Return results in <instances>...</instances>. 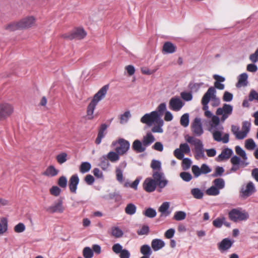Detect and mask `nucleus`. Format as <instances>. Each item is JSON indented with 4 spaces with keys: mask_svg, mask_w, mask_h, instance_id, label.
Returning a JSON list of instances; mask_svg holds the SVG:
<instances>
[{
    "mask_svg": "<svg viewBox=\"0 0 258 258\" xmlns=\"http://www.w3.org/2000/svg\"><path fill=\"white\" fill-rule=\"evenodd\" d=\"M185 139L186 142L195 146V150L204 149V144L200 139H196L194 137L189 136V135H186L185 136Z\"/></svg>",
    "mask_w": 258,
    "mask_h": 258,
    "instance_id": "2eb2a0df",
    "label": "nucleus"
},
{
    "mask_svg": "<svg viewBox=\"0 0 258 258\" xmlns=\"http://www.w3.org/2000/svg\"><path fill=\"white\" fill-rule=\"evenodd\" d=\"M8 230V222L7 219L3 218L0 222V235L3 234Z\"/></svg>",
    "mask_w": 258,
    "mask_h": 258,
    "instance_id": "3c124183",
    "label": "nucleus"
},
{
    "mask_svg": "<svg viewBox=\"0 0 258 258\" xmlns=\"http://www.w3.org/2000/svg\"><path fill=\"white\" fill-rule=\"evenodd\" d=\"M157 181V186L160 188H162L166 186L168 181L165 178H154Z\"/></svg>",
    "mask_w": 258,
    "mask_h": 258,
    "instance_id": "e2e57ef3",
    "label": "nucleus"
},
{
    "mask_svg": "<svg viewBox=\"0 0 258 258\" xmlns=\"http://www.w3.org/2000/svg\"><path fill=\"white\" fill-rule=\"evenodd\" d=\"M192 172L194 177H198L202 175L201 168L197 165H194L191 167Z\"/></svg>",
    "mask_w": 258,
    "mask_h": 258,
    "instance_id": "bf43d9fd",
    "label": "nucleus"
},
{
    "mask_svg": "<svg viewBox=\"0 0 258 258\" xmlns=\"http://www.w3.org/2000/svg\"><path fill=\"white\" fill-rule=\"evenodd\" d=\"M191 130L195 136L199 137L204 133V130L202 119L200 117H196L191 124Z\"/></svg>",
    "mask_w": 258,
    "mask_h": 258,
    "instance_id": "0eeeda50",
    "label": "nucleus"
},
{
    "mask_svg": "<svg viewBox=\"0 0 258 258\" xmlns=\"http://www.w3.org/2000/svg\"><path fill=\"white\" fill-rule=\"evenodd\" d=\"M184 102L178 96L172 97L169 101V108L174 111H179L184 105Z\"/></svg>",
    "mask_w": 258,
    "mask_h": 258,
    "instance_id": "7ed1b4c3",
    "label": "nucleus"
},
{
    "mask_svg": "<svg viewBox=\"0 0 258 258\" xmlns=\"http://www.w3.org/2000/svg\"><path fill=\"white\" fill-rule=\"evenodd\" d=\"M256 191V189L254 184L251 181H249L246 184L245 189L243 190V199L251 196Z\"/></svg>",
    "mask_w": 258,
    "mask_h": 258,
    "instance_id": "aec40b11",
    "label": "nucleus"
},
{
    "mask_svg": "<svg viewBox=\"0 0 258 258\" xmlns=\"http://www.w3.org/2000/svg\"><path fill=\"white\" fill-rule=\"evenodd\" d=\"M143 186L146 191L153 192L157 187V181L154 178H146L143 183Z\"/></svg>",
    "mask_w": 258,
    "mask_h": 258,
    "instance_id": "f3484780",
    "label": "nucleus"
},
{
    "mask_svg": "<svg viewBox=\"0 0 258 258\" xmlns=\"http://www.w3.org/2000/svg\"><path fill=\"white\" fill-rule=\"evenodd\" d=\"M213 183L214 186L218 188V189H222L224 187L225 182L223 178H216Z\"/></svg>",
    "mask_w": 258,
    "mask_h": 258,
    "instance_id": "4d7b16f0",
    "label": "nucleus"
},
{
    "mask_svg": "<svg viewBox=\"0 0 258 258\" xmlns=\"http://www.w3.org/2000/svg\"><path fill=\"white\" fill-rule=\"evenodd\" d=\"M205 115L208 118H211V120L209 123L208 131L209 132H212V130L213 129V127L217 126L220 123V117L217 114L214 115L210 110H206L205 112Z\"/></svg>",
    "mask_w": 258,
    "mask_h": 258,
    "instance_id": "f8f14e48",
    "label": "nucleus"
},
{
    "mask_svg": "<svg viewBox=\"0 0 258 258\" xmlns=\"http://www.w3.org/2000/svg\"><path fill=\"white\" fill-rule=\"evenodd\" d=\"M190 193L194 198L198 200L203 199L204 196V192L199 188H192Z\"/></svg>",
    "mask_w": 258,
    "mask_h": 258,
    "instance_id": "e433bc0d",
    "label": "nucleus"
},
{
    "mask_svg": "<svg viewBox=\"0 0 258 258\" xmlns=\"http://www.w3.org/2000/svg\"><path fill=\"white\" fill-rule=\"evenodd\" d=\"M256 147V144L252 139H249L245 141V147L249 150H253Z\"/></svg>",
    "mask_w": 258,
    "mask_h": 258,
    "instance_id": "603ef678",
    "label": "nucleus"
},
{
    "mask_svg": "<svg viewBox=\"0 0 258 258\" xmlns=\"http://www.w3.org/2000/svg\"><path fill=\"white\" fill-rule=\"evenodd\" d=\"M233 107L232 105L224 103L222 107L217 108L216 114L217 115H220L221 114H225L229 116L232 113Z\"/></svg>",
    "mask_w": 258,
    "mask_h": 258,
    "instance_id": "6ab92c4d",
    "label": "nucleus"
},
{
    "mask_svg": "<svg viewBox=\"0 0 258 258\" xmlns=\"http://www.w3.org/2000/svg\"><path fill=\"white\" fill-rule=\"evenodd\" d=\"M155 141V138L151 132H148L146 135L143 137L142 140L144 146L147 148L150 146Z\"/></svg>",
    "mask_w": 258,
    "mask_h": 258,
    "instance_id": "b1692460",
    "label": "nucleus"
},
{
    "mask_svg": "<svg viewBox=\"0 0 258 258\" xmlns=\"http://www.w3.org/2000/svg\"><path fill=\"white\" fill-rule=\"evenodd\" d=\"M150 166L153 172L152 177H165L164 173L161 171L162 163L160 160L153 159Z\"/></svg>",
    "mask_w": 258,
    "mask_h": 258,
    "instance_id": "20e7f679",
    "label": "nucleus"
},
{
    "mask_svg": "<svg viewBox=\"0 0 258 258\" xmlns=\"http://www.w3.org/2000/svg\"><path fill=\"white\" fill-rule=\"evenodd\" d=\"M218 125L213 127V129L211 132L213 135V138L214 141L218 142H222L224 144H227L229 141V135L228 134H225L223 137L222 135L223 132L219 131L217 127Z\"/></svg>",
    "mask_w": 258,
    "mask_h": 258,
    "instance_id": "423d86ee",
    "label": "nucleus"
},
{
    "mask_svg": "<svg viewBox=\"0 0 258 258\" xmlns=\"http://www.w3.org/2000/svg\"><path fill=\"white\" fill-rule=\"evenodd\" d=\"M140 181L139 178H136V179L131 183L129 182H125L124 186L125 187H131L135 189H137Z\"/></svg>",
    "mask_w": 258,
    "mask_h": 258,
    "instance_id": "0e129e2a",
    "label": "nucleus"
},
{
    "mask_svg": "<svg viewBox=\"0 0 258 258\" xmlns=\"http://www.w3.org/2000/svg\"><path fill=\"white\" fill-rule=\"evenodd\" d=\"M140 251L143 255L150 256L152 254L151 247L148 244H144L140 247Z\"/></svg>",
    "mask_w": 258,
    "mask_h": 258,
    "instance_id": "2f4dec72",
    "label": "nucleus"
},
{
    "mask_svg": "<svg viewBox=\"0 0 258 258\" xmlns=\"http://www.w3.org/2000/svg\"><path fill=\"white\" fill-rule=\"evenodd\" d=\"M165 242L161 239H154L151 242V247L154 251H157L165 246Z\"/></svg>",
    "mask_w": 258,
    "mask_h": 258,
    "instance_id": "5701e85b",
    "label": "nucleus"
},
{
    "mask_svg": "<svg viewBox=\"0 0 258 258\" xmlns=\"http://www.w3.org/2000/svg\"><path fill=\"white\" fill-rule=\"evenodd\" d=\"M161 114H159L153 122L154 126L152 128L151 131L154 133H162L163 130L162 126L164 125V120L160 118Z\"/></svg>",
    "mask_w": 258,
    "mask_h": 258,
    "instance_id": "dca6fc26",
    "label": "nucleus"
},
{
    "mask_svg": "<svg viewBox=\"0 0 258 258\" xmlns=\"http://www.w3.org/2000/svg\"><path fill=\"white\" fill-rule=\"evenodd\" d=\"M208 95V94H204L203 95L202 100H201V103L203 105V109L205 111V112L209 110V103L211 101V98H207V96Z\"/></svg>",
    "mask_w": 258,
    "mask_h": 258,
    "instance_id": "c03bdc74",
    "label": "nucleus"
},
{
    "mask_svg": "<svg viewBox=\"0 0 258 258\" xmlns=\"http://www.w3.org/2000/svg\"><path fill=\"white\" fill-rule=\"evenodd\" d=\"M109 84H106L101 88L99 91L93 96L91 102L87 107V118L92 120L97 115H93L94 110L99 102L101 101L106 96L109 89Z\"/></svg>",
    "mask_w": 258,
    "mask_h": 258,
    "instance_id": "f257e3e1",
    "label": "nucleus"
},
{
    "mask_svg": "<svg viewBox=\"0 0 258 258\" xmlns=\"http://www.w3.org/2000/svg\"><path fill=\"white\" fill-rule=\"evenodd\" d=\"M229 217L231 220L236 222L241 219L242 213L237 209H232L229 213Z\"/></svg>",
    "mask_w": 258,
    "mask_h": 258,
    "instance_id": "a878e982",
    "label": "nucleus"
},
{
    "mask_svg": "<svg viewBox=\"0 0 258 258\" xmlns=\"http://www.w3.org/2000/svg\"><path fill=\"white\" fill-rule=\"evenodd\" d=\"M99 163L98 166H99L103 170H106L110 166V164L109 162L108 159L103 155L100 157L99 159Z\"/></svg>",
    "mask_w": 258,
    "mask_h": 258,
    "instance_id": "7c9ffc66",
    "label": "nucleus"
},
{
    "mask_svg": "<svg viewBox=\"0 0 258 258\" xmlns=\"http://www.w3.org/2000/svg\"><path fill=\"white\" fill-rule=\"evenodd\" d=\"M250 128V123L248 121L243 122V139L245 138Z\"/></svg>",
    "mask_w": 258,
    "mask_h": 258,
    "instance_id": "680f3d73",
    "label": "nucleus"
},
{
    "mask_svg": "<svg viewBox=\"0 0 258 258\" xmlns=\"http://www.w3.org/2000/svg\"><path fill=\"white\" fill-rule=\"evenodd\" d=\"M200 168L202 174H207L212 171V168L206 163L202 164Z\"/></svg>",
    "mask_w": 258,
    "mask_h": 258,
    "instance_id": "13d9d810",
    "label": "nucleus"
},
{
    "mask_svg": "<svg viewBox=\"0 0 258 258\" xmlns=\"http://www.w3.org/2000/svg\"><path fill=\"white\" fill-rule=\"evenodd\" d=\"M180 97L183 101L188 102L192 100L193 95L191 91H184L181 92Z\"/></svg>",
    "mask_w": 258,
    "mask_h": 258,
    "instance_id": "a19ab883",
    "label": "nucleus"
},
{
    "mask_svg": "<svg viewBox=\"0 0 258 258\" xmlns=\"http://www.w3.org/2000/svg\"><path fill=\"white\" fill-rule=\"evenodd\" d=\"M225 220L226 219L224 217L222 218H217L213 221V224L216 228H221L222 226L223 223H224Z\"/></svg>",
    "mask_w": 258,
    "mask_h": 258,
    "instance_id": "5fc2aeb1",
    "label": "nucleus"
},
{
    "mask_svg": "<svg viewBox=\"0 0 258 258\" xmlns=\"http://www.w3.org/2000/svg\"><path fill=\"white\" fill-rule=\"evenodd\" d=\"M180 123L184 127L188 126L189 123V114L188 113H185L181 116Z\"/></svg>",
    "mask_w": 258,
    "mask_h": 258,
    "instance_id": "ea45409f",
    "label": "nucleus"
},
{
    "mask_svg": "<svg viewBox=\"0 0 258 258\" xmlns=\"http://www.w3.org/2000/svg\"><path fill=\"white\" fill-rule=\"evenodd\" d=\"M233 241L228 238L223 239L218 244V248L221 251H224L229 249L232 245Z\"/></svg>",
    "mask_w": 258,
    "mask_h": 258,
    "instance_id": "4be33fe9",
    "label": "nucleus"
},
{
    "mask_svg": "<svg viewBox=\"0 0 258 258\" xmlns=\"http://www.w3.org/2000/svg\"><path fill=\"white\" fill-rule=\"evenodd\" d=\"M56 160L59 164H62L67 160V154L65 152L61 153L56 156Z\"/></svg>",
    "mask_w": 258,
    "mask_h": 258,
    "instance_id": "052dcab7",
    "label": "nucleus"
},
{
    "mask_svg": "<svg viewBox=\"0 0 258 258\" xmlns=\"http://www.w3.org/2000/svg\"><path fill=\"white\" fill-rule=\"evenodd\" d=\"M225 88V85L221 82H214V86H211L209 88L207 92L209 93H211L213 95L214 94H216V89L220 90H223Z\"/></svg>",
    "mask_w": 258,
    "mask_h": 258,
    "instance_id": "cd10ccee",
    "label": "nucleus"
},
{
    "mask_svg": "<svg viewBox=\"0 0 258 258\" xmlns=\"http://www.w3.org/2000/svg\"><path fill=\"white\" fill-rule=\"evenodd\" d=\"M19 24V21L11 22L5 26V29L11 32H14L18 30H21Z\"/></svg>",
    "mask_w": 258,
    "mask_h": 258,
    "instance_id": "c756f323",
    "label": "nucleus"
},
{
    "mask_svg": "<svg viewBox=\"0 0 258 258\" xmlns=\"http://www.w3.org/2000/svg\"><path fill=\"white\" fill-rule=\"evenodd\" d=\"M159 115V113L156 111V109L150 113L145 114L141 118V122L143 123L146 124L148 126L150 127L153 124L155 119Z\"/></svg>",
    "mask_w": 258,
    "mask_h": 258,
    "instance_id": "6e6552de",
    "label": "nucleus"
},
{
    "mask_svg": "<svg viewBox=\"0 0 258 258\" xmlns=\"http://www.w3.org/2000/svg\"><path fill=\"white\" fill-rule=\"evenodd\" d=\"M132 149L137 153H142L146 150V148L144 146L142 141L139 139H136L133 142Z\"/></svg>",
    "mask_w": 258,
    "mask_h": 258,
    "instance_id": "412c9836",
    "label": "nucleus"
},
{
    "mask_svg": "<svg viewBox=\"0 0 258 258\" xmlns=\"http://www.w3.org/2000/svg\"><path fill=\"white\" fill-rule=\"evenodd\" d=\"M206 193L209 196H217L219 194L220 191L217 187L213 185L206 190Z\"/></svg>",
    "mask_w": 258,
    "mask_h": 258,
    "instance_id": "8fccbe9b",
    "label": "nucleus"
},
{
    "mask_svg": "<svg viewBox=\"0 0 258 258\" xmlns=\"http://www.w3.org/2000/svg\"><path fill=\"white\" fill-rule=\"evenodd\" d=\"M36 19L33 16H27L21 19L19 21L21 30L31 28L35 22Z\"/></svg>",
    "mask_w": 258,
    "mask_h": 258,
    "instance_id": "4468645a",
    "label": "nucleus"
},
{
    "mask_svg": "<svg viewBox=\"0 0 258 258\" xmlns=\"http://www.w3.org/2000/svg\"><path fill=\"white\" fill-rule=\"evenodd\" d=\"M121 155L118 151H110L105 156L109 161L115 163L119 160V156Z\"/></svg>",
    "mask_w": 258,
    "mask_h": 258,
    "instance_id": "393cba45",
    "label": "nucleus"
},
{
    "mask_svg": "<svg viewBox=\"0 0 258 258\" xmlns=\"http://www.w3.org/2000/svg\"><path fill=\"white\" fill-rule=\"evenodd\" d=\"M233 99V95L227 91L224 92L222 97V100L224 102H231Z\"/></svg>",
    "mask_w": 258,
    "mask_h": 258,
    "instance_id": "6e6d98bb",
    "label": "nucleus"
},
{
    "mask_svg": "<svg viewBox=\"0 0 258 258\" xmlns=\"http://www.w3.org/2000/svg\"><path fill=\"white\" fill-rule=\"evenodd\" d=\"M86 35L87 32L84 28L82 27H78L75 28L70 32L64 34L63 35V37L64 39L70 40H72L74 39L81 40L84 39Z\"/></svg>",
    "mask_w": 258,
    "mask_h": 258,
    "instance_id": "f03ea898",
    "label": "nucleus"
},
{
    "mask_svg": "<svg viewBox=\"0 0 258 258\" xmlns=\"http://www.w3.org/2000/svg\"><path fill=\"white\" fill-rule=\"evenodd\" d=\"M111 234L115 238H120L123 236V232L121 229L117 226H113L111 228Z\"/></svg>",
    "mask_w": 258,
    "mask_h": 258,
    "instance_id": "58836bf2",
    "label": "nucleus"
},
{
    "mask_svg": "<svg viewBox=\"0 0 258 258\" xmlns=\"http://www.w3.org/2000/svg\"><path fill=\"white\" fill-rule=\"evenodd\" d=\"M231 130L233 135L235 136V138L237 140H242V130H239V127L232 125Z\"/></svg>",
    "mask_w": 258,
    "mask_h": 258,
    "instance_id": "37998d69",
    "label": "nucleus"
},
{
    "mask_svg": "<svg viewBox=\"0 0 258 258\" xmlns=\"http://www.w3.org/2000/svg\"><path fill=\"white\" fill-rule=\"evenodd\" d=\"M131 116V114L130 111H126L120 116V123L123 124L126 123L128 120Z\"/></svg>",
    "mask_w": 258,
    "mask_h": 258,
    "instance_id": "09e8293b",
    "label": "nucleus"
},
{
    "mask_svg": "<svg viewBox=\"0 0 258 258\" xmlns=\"http://www.w3.org/2000/svg\"><path fill=\"white\" fill-rule=\"evenodd\" d=\"M118 146L115 148V151H118L121 155L126 153L130 149L131 144L128 141L123 139H118Z\"/></svg>",
    "mask_w": 258,
    "mask_h": 258,
    "instance_id": "9b49d317",
    "label": "nucleus"
},
{
    "mask_svg": "<svg viewBox=\"0 0 258 258\" xmlns=\"http://www.w3.org/2000/svg\"><path fill=\"white\" fill-rule=\"evenodd\" d=\"M205 94H208L207 96V98H211V100H213V102L212 103V105L213 107H217L219 106L220 104V100L218 97H217L216 94H214L213 95L211 93H209L206 92Z\"/></svg>",
    "mask_w": 258,
    "mask_h": 258,
    "instance_id": "c9c22d12",
    "label": "nucleus"
},
{
    "mask_svg": "<svg viewBox=\"0 0 258 258\" xmlns=\"http://www.w3.org/2000/svg\"><path fill=\"white\" fill-rule=\"evenodd\" d=\"M204 85L203 82L201 83H194L192 81H190L188 85V88L190 89V91L197 92L201 87H202Z\"/></svg>",
    "mask_w": 258,
    "mask_h": 258,
    "instance_id": "f704fd0d",
    "label": "nucleus"
},
{
    "mask_svg": "<svg viewBox=\"0 0 258 258\" xmlns=\"http://www.w3.org/2000/svg\"><path fill=\"white\" fill-rule=\"evenodd\" d=\"M231 162L232 163V167L227 170L225 173L224 174V176L230 174L232 172H235L238 169L240 164H242L241 157L237 156L236 155H232L231 158Z\"/></svg>",
    "mask_w": 258,
    "mask_h": 258,
    "instance_id": "1a4fd4ad",
    "label": "nucleus"
},
{
    "mask_svg": "<svg viewBox=\"0 0 258 258\" xmlns=\"http://www.w3.org/2000/svg\"><path fill=\"white\" fill-rule=\"evenodd\" d=\"M109 126V124H107L106 123H102L99 128L98 134L105 136L106 133H104V132Z\"/></svg>",
    "mask_w": 258,
    "mask_h": 258,
    "instance_id": "338daca9",
    "label": "nucleus"
},
{
    "mask_svg": "<svg viewBox=\"0 0 258 258\" xmlns=\"http://www.w3.org/2000/svg\"><path fill=\"white\" fill-rule=\"evenodd\" d=\"M63 211V209L62 207L61 201H59L57 203L48 207L47 209V211L51 213L55 212L62 213Z\"/></svg>",
    "mask_w": 258,
    "mask_h": 258,
    "instance_id": "c85d7f7f",
    "label": "nucleus"
},
{
    "mask_svg": "<svg viewBox=\"0 0 258 258\" xmlns=\"http://www.w3.org/2000/svg\"><path fill=\"white\" fill-rule=\"evenodd\" d=\"M181 166L182 169L186 171L189 169L192 164V160L189 158H184L182 159Z\"/></svg>",
    "mask_w": 258,
    "mask_h": 258,
    "instance_id": "a18cd8bd",
    "label": "nucleus"
},
{
    "mask_svg": "<svg viewBox=\"0 0 258 258\" xmlns=\"http://www.w3.org/2000/svg\"><path fill=\"white\" fill-rule=\"evenodd\" d=\"M156 111L161 114L160 118L164 114V119L166 121H170L173 119L172 113L167 110V105L165 102L160 103L156 108Z\"/></svg>",
    "mask_w": 258,
    "mask_h": 258,
    "instance_id": "39448f33",
    "label": "nucleus"
},
{
    "mask_svg": "<svg viewBox=\"0 0 258 258\" xmlns=\"http://www.w3.org/2000/svg\"><path fill=\"white\" fill-rule=\"evenodd\" d=\"M177 50V46L171 41H167L164 43L162 46V53L164 54H172Z\"/></svg>",
    "mask_w": 258,
    "mask_h": 258,
    "instance_id": "a211bd4d",
    "label": "nucleus"
},
{
    "mask_svg": "<svg viewBox=\"0 0 258 258\" xmlns=\"http://www.w3.org/2000/svg\"><path fill=\"white\" fill-rule=\"evenodd\" d=\"M91 168V164L88 161L82 162L79 167L80 172L83 174L88 172Z\"/></svg>",
    "mask_w": 258,
    "mask_h": 258,
    "instance_id": "72a5a7b5",
    "label": "nucleus"
},
{
    "mask_svg": "<svg viewBox=\"0 0 258 258\" xmlns=\"http://www.w3.org/2000/svg\"><path fill=\"white\" fill-rule=\"evenodd\" d=\"M169 203L167 202H164L159 208V211L162 214H165L169 208Z\"/></svg>",
    "mask_w": 258,
    "mask_h": 258,
    "instance_id": "774afa93",
    "label": "nucleus"
},
{
    "mask_svg": "<svg viewBox=\"0 0 258 258\" xmlns=\"http://www.w3.org/2000/svg\"><path fill=\"white\" fill-rule=\"evenodd\" d=\"M234 152L232 149L224 146L220 154L216 158V160L218 162H221L227 160L233 155Z\"/></svg>",
    "mask_w": 258,
    "mask_h": 258,
    "instance_id": "ddd939ff",
    "label": "nucleus"
},
{
    "mask_svg": "<svg viewBox=\"0 0 258 258\" xmlns=\"http://www.w3.org/2000/svg\"><path fill=\"white\" fill-rule=\"evenodd\" d=\"M186 216L185 212L178 211L175 212L173 218L176 221H181L185 219Z\"/></svg>",
    "mask_w": 258,
    "mask_h": 258,
    "instance_id": "49530a36",
    "label": "nucleus"
},
{
    "mask_svg": "<svg viewBox=\"0 0 258 258\" xmlns=\"http://www.w3.org/2000/svg\"><path fill=\"white\" fill-rule=\"evenodd\" d=\"M179 149L183 152V153L188 154L190 152V149L187 142L181 143L179 145Z\"/></svg>",
    "mask_w": 258,
    "mask_h": 258,
    "instance_id": "69168bd1",
    "label": "nucleus"
},
{
    "mask_svg": "<svg viewBox=\"0 0 258 258\" xmlns=\"http://www.w3.org/2000/svg\"><path fill=\"white\" fill-rule=\"evenodd\" d=\"M83 255L85 258H92L93 256V251L89 247H85L83 250Z\"/></svg>",
    "mask_w": 258,
    "mask_h": 258,
    "instance_id": "864d4df0",
    "label": "nucleus"
},
{
    "mask_svg": "<svg viewBox=\"0 0 258 258\" xmlns=\"http://www.w3.org/2000/svg\"><path fill=\"white\" fill-rule=\"evenodd\" d=\"M0 112L3 120H5L12 115L14 112V108L9 103H0Z\"/></svg>",
    "mask_w": 258,
    "mask_h": 258,
    "instance_id": "9d476101",
    "label": "nucleus"
},
{
    "mask_svg": "<svg viewBox=\"0 0 258 258\" xmlns=\"http://www.w3.org/2000/svg\"><path fill=\"white\" fill-rule=\"evenodd\" d=\"M124 211L126 214L129 215H133L136 212L137 207L135 204L133 203H129L126 205Z\"/></svg>",
    "mask_w": 258,
    "mask_h": 258,
    "instance_id": "4c0bfd02",
    "label": "nucleus"
},
{
    "mask_svg": "<svg viewBox=\"0 0 258 258\" xmlns=\"http://www.w3.org/2000/svg\"><path fill=\"white\" fill-rule=\"evenodd\" d=\"M225 171L224 168L220 166H217L214 173L210 175V177H221L223 175Z\"/></svg>",
    "mask_w": 258,
    "mask_h": 258,
    "instance_id": "79ce46f5",
    "label": "nucleus"
},
{
    "mask_svg": "<svg viewBox=\"0 0 258 258\" xmlns=\"http://www.w3.org/2000/svg\"><path fill=\"white\" fill-rule=\"evenodd\" d=\"M79 182V178H70L69 187L70 191L73 193H76L77 186Z\"/></svg>",
    "mask_w": 258,
    "mask_h": 258,
    "instance_id": "473e14b6",
    "label": "nucleus"
},
{
    "mask_svg": "<svg viewBox=\"0 0 258 258\" xmlns=\"http://www.w3.org/2000/svg\"><path fill=\"white\" fill-rule=\"evenodd\" d=\"M143 214L148 218H153L156 216L157 213L155 209L148 208L143 212Z\"/></svg>",
    "mask_w": 258,
    "mask_h": 258,
    "instance_id": "de8ad7c7",
    "label": "nucleus"
},
{
    "mask_svg": "<svg viewBox=\"0 0 258 258\" xmlns=\"http://www.w3.org/2000/svg\"><path fill=\"white\" fill-rule=\"evenodd\" d=\"M59 170L56 169L53 165H50L44 172H41V175L53 177L56 176Z\"/></svg>",
    "mask_w": 258,
    "mask_h": 258,
    "instance_id": "bb28decb",
    "label": "nucleus"
}]
</instances>
